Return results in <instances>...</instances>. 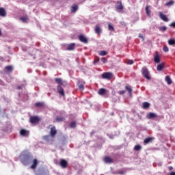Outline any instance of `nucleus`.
<instances>
[{"instance_id":"53","label":"nucleus","mask_w":175,"mask_h":175,"mask_svg":"<svg viewBox=\"0 0 175 175\" xmlns=\"http://www.w3.org/2000/svg\"><path fill=\"white\" fill-rule=\"evenodd\" d=\"M0 36H2V31L0 29Z\"/></svg>"},{"instance_id":"40","label":"nucleus","mask_w":175,"mask_h":175,"mask_svg":"<svg viewBox=\"0 0 175 175\" xmlns=\"http://www.w3.org/2000/svg\"><path fill=\"white\" fill-rule=\"evenodd\" d=\"M108 29L109 31H114V27H113V25L110 24L108 25Z\"/></svg>"},{"instance_id":"35","label":"nucleus","mask_w":175,"mask_h":175,"mask_svg":"<svg viewBox=\"0 0 175 175\" xmlns=\"http://www.w3.org/2000/svg\"><path fill=\"white\" fill-rule=\"evenodd\" d=\"M134 150H135V151H140V150H142V146H140V145H136V146L134 147Z\"/></svg>"},{"instance_id":"8","label":"nucleus","mask_w":175,"mask_h":175,"mask_svg":"<svg viewBox=\"0 0 175 175\" xmlns=\"http://www.w3.org/2000/svg\"><path fill=\"white\" fill-rule=\"evenodd\" d=\"M59 165L62 169H66V167H68V161L65 159H61Z\"/></svg>"},{"instance_id":"28","label":"nucleus","mask_w":175,"mask_h":175,"mask_svg":"<svg viewBox=\"0 0 175 175\" xmlns=\"http://www.w3.org/2000/svg\"><path fill=\"white\" fill-rule=\"evenodd\" d=\"M5 70H6V72H13V66H7L5 67Z\"/></svg>"},{"instance_id":"25","label":"nucleus","mask_w":175,"mask_h":175,"mask_svg":"<svg viewBox=\"0 0 175 175\" xmlns=\"http://www.w3.org/2000/svg\"><path fill=\"white\" fill-rule=\"evenodd\" d=\"M155 117H157V114L152 112H150L147 116V118H149V120H152V118H155Z\"/></svg>"},{"instance_id":"57","label":"nucleus","mask_w":175,"mask_h":175,"mask_svg":"<svg viewBox=\"0 0 175 175\" xmlns=\"http://www.w3.org/2000/svg\"><path fill=\"white\" fill-rule=\"evenodd\" d=\"M111 137V139H113V137Z\"/></svg>"},{"instance_id":"7","label":"nucleus","mask_w":175,"mask_h":175,"mask_svg":"<svg viewBox=\"0 0 175 175\" xmlns=\"http://www.w3.org/2000/svg\"><path fill=\"white\" fill-rule=\"evenodd\" d=\"M20 135L24 137H28V136H29V131L25 129H21L20 131Z\"/></svg>"},{"instance_id":"5","label":"nucleus","mask_w":175,"mask_h":175,"mask_svg":"<svg viewBox=\"0 0 175 175\" xmlns=\"http://www.w3.org/2000/svg\"><path fill=\"white\" fill-rule=\"evenodd\" d=\"M103 79H107V80H110L113 77V74L111 72H104L102 75Z\"/></svg>"},{"instance_id":"18","label":"nucleus","mask_w":175,"mask_h":175,"mask_svg":"<svg viewBox=\"0 0 175 175\" xmlns=\"http://www.w3.org/2000/svg\"><path fill=\"white\" fill-rule=\"evenodd\" d=\"M0 16L1 17H6V10L3 8H0Z\"/></svg>"},{"instance_id":"31","label":"nucleus","mask_w":175,"mask_h":175,"mask_svg":"<svg viewBox=\"0 0 175 175\" xmlns=\"http://www.w3.org/2000/svg\"><path fill=\"white\" fill-rule=\"evenodd\" d=\"M159 29L161 32H165L167 29V27H166L165 26H161L159 27Z\"/></svg>"},{"instance_id":"48","label":"nucleus","mask_w":175,"mask_h":175,"mask_svg":"<svg viewBox=\"0 0 175 175\" xmlns=\"http://www.w3.org/2000/svg\"><path fill=\"white\" fill-rule=\"evenodd\" d=\"M170 26L172 27V28H175V22H173L170 25Z\"/></svg>"},{"instance_id":"49","label":"nucleus","mask_w":175,"mask_h":175,"mask_svg":"<svg viewBox=\"0 0 175 175\" xmlns=\"http://www.w3.org/2000/svg\"><path fill=\"white\" fill-rule=\"evenodd\" d=\"M94 133H95V132L92 131V132L90 133V136H94Z\"/></svg>"},{"instance_id":"36","label":"nucleus","mask_w":175,"mask_h":175,"mask_svg":"<svg viewBox=\"0 0 175 175\" xmlns=\"http://www.w3.org/2000/svg\"><path fill=\"white\" fill-rule=\"evenodd\" d=\"M126 91H128L129 95H132V88H131V87L129 86H126Z\"/></svg>"},{"instance_id":"11","label":"nucleus","mask_w":175,"mask_h":175,"mask_svg":"<svg viewBox=\"0 0 175 175\" xmlns=\"http://www.w3.org/2000/svg\"><path fill=\"white\" fill-rule=\"evenodd\" d=\"M94 31H95L96 33H97V35H100V33H102V28H100V25L97 24L95 26Z\"/></svg>"},{"instance_id":"20","label":"nucleus","mask_w":175,"mask_h":175,"mask_svg":"<svg viewBox=\"0 0 175 175\" xmlns=\"http://www.w3.org/2000/svg\"><path fill=\"white\" fill-rule=\"evenodd\" d=\"M152 140H154V137H148L144 139V143L148 144V143H152Z\"/></svg>"},{"instance_id":"12","label":"nucleus","mask_w":175,"mask_h":175,"mask_svg":"<svg viewBox=\"0 0 175 175\" xmlns=\"http://www.w3.org/2000/svg\"><path fill=\"white\" fill-rule=\"evenodd\" d=\"M154 61L156 64H159V62H161V57H159V53L158 52H155Z\"/></svg>"},{"instance_id":"29","label":"nucleus","mask_w":175,"mask_h":175,"mask_svg":"<svg viewBox=\"0 0 175 175\" xmlns=\"http://www.w3.org/2000/svg\"><path fill=\"white\" fill-rule=\"evenodd\" d=\"M35 106L36 107H44V103H40V102L36 103L35 104Z\"/></svg>"},{"instance_id":"52","label":"nucleus","mask_w":175,"mask_h":175,"mask_svg":"<svg viewBox=\"0 0 175 175\" xmlns=\"http://www.w3.org/2000/svg\"><path fill=\"white\" fill-rule=\"evenodd\" d=\"M170 175H175V172H171Z\"/></svg>"},{"instance_id":"41","label":"nucleus","mask_w":175,"mask_h":175,"mask_svg":"<svg viewBox=\"0 0 175 175\" xmlns=\"http://www.w3.org/2000/svg\"><path fill=\"white\" fill-rule=\"evenodd\" d=\"M163 51H165V53H167V51H169V48L166 46H165L163 47Z\"/></svg>"},{"instance_id":"27","label":"nucleus","mask_w":175,"mask_h":175,"mask_svg":"<svg viewBox=\"0 0 175 175\" xmlns=\"http://www.w3.org/2000/svg\"><path fill=\"white\" fill-rule=\"evenodd\" d=\"M145 10H146V14H147V16H150L151 14V10H150V6L146 5Z\"/></svg>"},{"instance_id":"30","label":"nucleus","mask_w":175,"mask_h":175,"mask_svg":"<svg viewBox=\"0 0 175 175\" xmlns=\"http://www.w3.org/2000/svg\"><path fill=\"white\" fill-rule=\"evenodd\" d=\"M173 5H174V1L171 0L170 1L166 3L165 6H173Z\"/></svg>"},{"instance_id":"38","label":"nucleus","mask_w":175,"mask_h":175,"mask_svg":"<svg viewBox=\"0 0 175 175\" xmlns=\"http://www.w3.org/2000/svg\"><path fill=\"white\" fill-rule=\"evenodd\" d=\"M21 21H23V23H27V20H28V16H23L21 18Z\"/></svg>"},{"instance_id":"24","label":"nucleus","mask_w":175,"mask_h":175,"mask_svg":"<svg viewBox=\"0 0 175 175\" xmlns=\"http://www.w3.org/2000/svg\"><path fill=\"white\" fill-rule=\"evenodd\" d=\"M150 106H151V104H150L148 102H144L142 104V107H143V109H149Z\"/></svg>"},{"instance_id":"17","label":"nucleus","mask_w":175,"mask_h":175,"mask_svg":"<svg viewBox=\"0 0 175 175\" xmlns=\"http://www.w3.org/2000/svg\"><path fill=\"white\" fill-rule=\"evenodd\" d=\"M37 166H38V159H34L33 161L32 165H31L30 167H31V169H33V170L36 169Z\"/></svg>"},{"instance_id":"1","label":"nucleus","mask_w":175,"mask_h":175,"mask_svg":"<svg viewBox=\"0 0 175 175\" xmlns=\"http://www.w3.org/2000/svg\"><path fill=\"white\" fill-rule=\"evenodd\" d=\"M31 159H32V155H31L29 153L23 152L20 155V161L21 163H23V165H24L25 166H27V165H29Z\"/></svg>"},{"instance_id":"22","label":"nucleus","mask_w":175,"mask_h":175,"mask_svg":"<svg viewBox=\"0 0 175 175\" xmlns=\"http://www.w3.org/2000/svg\"><path fill=\"white\" fill-rule=\"evenodd\" d=\"M104 161L105 163H113V159L109 157H105L104 158Z\"/></svg>"},{"instance_id":"6","label":"nucleus","mask_w":175,"mask_h":175,"mask_svg":"<svg viewBox=\"0 0 175 175\" xmlns=\"http://www.w3.org/2000/svg\"><path fill=\"white\" fill-rule=\"evenodd\" d=\"M55 83H57V84H59L60 85H66V84H68L66 81H62V79L61 78L55 79Z\"/></svg>"},{"instance_id":"15","label":"nucleus","mask_w":175,"mask_h":175,"mask_svg":"<svg viewBox=\"0 0 175 175\" xmlns=\"http://www.w3.org/2000/svg\"><path fill=\"white\" fill-rule=\"evenodd\" d=\"M109 92V91H107V90L105 89V88H100L98 92V95H106V94H107Z\"/></svg>"},{"instance_id":"50","label":"nucleus","mask_w":175,"mask_h":175,"mask_svg":"<svg viewBox=\"0 0 175 175\" xmlns=\"http://www.w3.org/2000/svg\"><path fill=\"white\" fill-rule=\"evenodd\" d=\"M22 87L21 86H18L17 90H21Z\"/></svg>"},{"instance_id":"42","label":"nucleus","mask_w":175,"mask_h":175,"mask_svg":"<svg viewBox=\"0 0 175 175\" xmlns=\"http://www.w3.org/2000/svg\"><path fill=\"white\" fill-rule=\"evenodd\" d=\"M101 61L103 62V64H106V62H107V59H106V57H103Z\"/></svg>"},{"instance_id":"47","label":"nucleus","mask_w":175,"mask_h":175,"mask_svg":"<svg viewBox=\"0 0 175 175\" xmlns=\"http://www.w3.org/2000/svg\"><path fill=\"white\" fill-rule=\"evenodd\" d=\"M139 38H140V39H142V40H144V37L143 36V35L142 33L139 34Z\"/></svg>"},{"instance_id":"46","label":"nucleus","mask_w":175,"mask_h":175,"mask_svg":"<svg viewBox=\"0 0 175 175\" xmlns=\"http://www.w3.org/2000/svg\"><path fill=\"white\" fill-rule=\"evenodd\" d=\"M125 173V171H124V170H119L118 171V174H124Z\"/></svg>"},{"instance_id":"34","label":"nucleus","mask_w":175,"mask_h":175,"mask_svg":"<svg viewBox=\"0 0 175 175\" xmlns=\"http://www.w3.org/2000/svg\"><path fill=\"white\" fill-rule=\"evenodd\" d=\"M64 120H65V118L64 117H59V116L56 117V121H57L58 122H61L64 121Z\"/></svg>"},{"instance_id":"32","label":"nucleus","mask_w":175,"mask_h":175,"mask_svg":"<svg viewBox=\"0 0 175 175\" xmlns=\"http://www.w3.org/2000/svg\"><path fill=\"white\" fill-rule=\"evenodd\" d=\"M168 44H170V46H173L175 44V40L174 39H170L168 40Z\"/></svg>"},{"instance_id":"54","label":"nucleus","mask_w":175,"mask_h":175,"mask_svg":"<svg viewBox=\"0 0 175 175\" xmlns=\"http://www.w3.org/2000/svg\"><path fill=\"white\" fill-rule=\"evenodd\" d=\"M0 84H3V81H0Z\"/></svg>"},{"instance_id":"56","label":"nucleus","mask_w":175,"mask_h":175,"mask_svg":"<svg viewBox=\"0 0 175 175\" xmlns=\"http://www.w3.org/2000/svg\"><path fill=\"white\" fill-rule=\"evenodd\" d=\"M111 137V139H113V137Z\"/></svg>"},{"instance_id":"19","label":"nucleus","mask_w":175,"mask_h":175,"mask_svg":"<svg viewBox=\"0 0 175 175\" xmlns=\"http://www.w3.org/2000/svg\"><path fill=\"white\" fill-rule=\"evenodd\" d=\"M19 97L21 98V99L25 102V100H28L29 96L28 94H19Z\"/></svg>"},{"instance_id":"2","label":"nucleus","mask_w":175,"mask_h":175,"mask_svg":"<svg viewBox=\"0 0 175 175\" xmlns=\"http://www.w3.org/2000/svg\"><path fill=\"white\" fill-rule=\"evenodd\" d=\"M142 73L145 79L146 80H151V77H150V72L148 71V69L147 67H144L142 69Z\"/></svg>"},{"instance_id":"45","label":"nucleus","mask_w":175,"mask_h":175,"mask_svg":"<svg viewBox=\"0 0 175 175\" xmlns=\"http://www.w3.org/2000/svg\"><path fill=\"white\" fill-rule=\"evenodd\" d=\"M125 90H120V91H119V94H120V95H124V94H125Z\"/></svg>"},{"instance_id":"37","label":"nucleus","mask_w":175,"mask_h":175,"mask_svg":"<svg viewBox=\"0 0 175 175\" xmlns=\"http://www.w3.org/2000/svg\"><path fill=\"white\" fill-rule=\"evenodd\" d=\"M77 123L75 121L71 122L70 124V127L76 128Z\"/></svg>"},{"instance_id":"21","label":"nucleus","mask_w":175,"mask_h":175,"mask_svg":"<svg viewBox=\"0 0 175 175\" xmlns=\"http://www.w3.org/2000/svg\"><path fill=\"white\" fill-rule=\"evenodd\" d=\"M165 68V64L162 63L161 64H158L157 67V70H158L159 72H161L162 70V69H163Z\"/></svg>"},{"instance_id":"10","label":"nucleus","mask_w":175,"mask_h":175,"mask_svg":"<svg viewBox=\"0 0 175 175\" xmlns=\"http://www.w3.org/2000/svg\"><path fill=\"white\" fill-rule=\"evenodd\" d=\"M57 92L62 96H65V91L64 90V88L61 87V85L57 86Z\"/></svg>"},{"instance_id":"16","label":"nucleus","mask_w":175,"mask_h":175,"mask_svg":"<svg viewBox=\"0 0 175 175\" xmlns=\"http://www.w3.org/2000/svg\"><path fill=\"white\" fill-rule=\"evenodd\" d=\"M50 135L51 137H55V135H57V129H55V126L51 129Z\"/></svg>"},{"instance_id":"39","label":"nucleus","mask_w":175,"mask_h":175,"mask_svg":"<svg viewBox=\"0 0 175 175\" xmlns=\"http://www.w3.org/2000/svg\"><path fill=\"white\" fill-rule=\"evenodd\" d=\"M107 55V52L105 51H100L99 52V55L104 56V55Z\"/></svg>"},{"instance_id":"9","label":"nucleus","mask_w":175,"mask_h":175,"mask_svg":"<svg viewBox=\"0 0 175 175\" xmlns=\"http://www.w3.org/2000/svg\"><path fill=\"white\" fill-rule=\"evenodd\" d=\"M79 40L80 42H82V43H88V39H87L85 36H83V34H80L79 36Z\"/></svg>"},{"instance_id":"55","label":"nucleus","mask_w":175,"mask_h":175,"mask_svg":"<svg viewBox=\"0 0 175 175\" xmlns=\"http://www.w3.org/2000/svg\"><path fill=\"white\" fill-rule=\"evenodd\" d=\"M47 137H48L47 136H45V137H44V139H47Z\"/></svg>"},{"instance_id":"4","label":"nucleus","mask_w":175,"mask_h":175,"mask_svg":"<svg viewBox=\"0 0 175 175\" xmlns=\"http://www.w3.org/2000/svg\"><path fill=\"white\" fill-rule=\"evenodd\" d=\"M40 121V118L38 116H31L30 118V122L31 124H39V122Z\"/></svg>"},{"instance_id":"33","label":"nucleus","mask_w":175,"mask_h":175,"mask_svg":"<svg viewBox=\"0 0 175 175\" xmlns=\"http://www.w3.org/2000/svg\"><path fill=\"white\" fill-rule=\"evenodd\" d=\"M165 81L167 83V84H172V79H170V77L166 76Z\"/></svg>"},{"instance_id":"26","label":"nucleus","mask_w":175,"mask_h":175,"mask_svg":"<svg viewBox=\"0 0 175 175\" xmlns=\"http://www.w3.org/2000/svg\"><path fill=\"white\" fill-rule=\"evenodd\" d=\"M75 46H76V44L71 43V44H68V46L67 47V50H68V51L75 50Z\"/></svg>"},{"instance_id":"13","label":"nucleus","mask_w":175,"mask_h":175,"mask_svg":"<svg viewBox=\"0 0 175 175\" xmlns=\"http://www.w3.org/2000/svg\"><path fill=\"white\" fill-rule=\"evenodd\" d=\"M77 84L79 85V89L83 91V90H84V84H85V82L83 80H79L78 81Z\"/></svg>"},{"instance_id":"3","label":"nucleus","mask_w":175,"mask_h":175,"mask_svg":"<svg viewBox=\"0 0 175 175\" xmlns=\"http://www.w3.org/2000/svg\"><path fill=\"white\" fill-rule=\"evenodd\" d=\"M116 9L117 12H119V13L121 12V10H124V5H122V2H121V1H117L116 5Z\"/></svg>"},{"instance_id":"14","label":"nucleus","mask_w":175,"mask_h":175,"mask_svg":"<svg viewBox=\"0 0 175 175\" xmlns=\"http://www.w3.org/2000/svg\"><path fill=\"white\" fill-rule=\"evenodd\" d=\"M159 17L161 18V20H163V21H169V18L162 12H159Z\"/></svg>"},{"instance_id":"51","label":"nucleus","mask_w":175,"mask_h":175,"mask_svg":"<svg viewBox=\"0 0 175 175\" xmlns=\"http://www.w3.org/2000/svg\"><path fill=\"white\" fill-rule=\"evenodd\" d=\"M169 170H173V167H172V166L169 167Z\"/></svg>"},{"instance_id":"23","label":"nucleus","mask_w":175,"mask_h":175,"mask_svg":"<svg viewBox=\"0 0 175 175\" xmlns=\"http://www.w3.org/2000/svg\"><path fill=\"white\" fill-rule=\"evenodd\" d=\"M79 10V5H75L71 7V13H76Z\"/></svg>"},{"instance_id":"44","label":"nucleus","mask_w":175,"mask_h":175,"mask_svg":"<svg viewBox=\"0 0 175 175\" xmlns=\"http://www.w3.org/2000/svg\"><path fill=\"white\" fill-rule=\"evenodd\" d=\"M100 59L99 57H96L95 60L94 61V64H97V62H99Z\"/></svg>"},{"instance_id":"43","label":"nucleus","mask_w":175,"mask_h":175,"mask_svg":"<svg viewBox=\"0 0 175 175\" xmlns=\"http://www.w3.org/2000/svg\"><path fill=\"white\" fill-rule=\"evenodd\" d=\"M128 65H133V60H129L127 62H126Z\"/></svg>"}]
</instances>
